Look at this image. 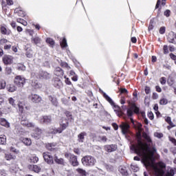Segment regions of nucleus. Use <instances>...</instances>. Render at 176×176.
Returning <instances> with one entry per match:
<instances>
[{
	"instance_id": "nucleus-16",
	"label": "nucleus",
	"mask_w": 176,
	"mask_h": 176,
	"mask_svg": "<svg viewBox=\"0 0 176 176\" xmlns=\"http://www.w3.org/2000/svg\"><path fill=\"white\" fill-rule=\"evenodd\" d=\"M69 162L74 167H76V166H79V162H78V157L75 155H70Z\"/></svg>"
},
{
	"instance_id": "nucleus-25",
	"label": "nucleus",
	"mask_w": 176,
	"mask_h": 176,
	"mask_svg": "<svg viewBox=\"0 0 176 176\" xmlns=\"http://www.w3.org/2000/svg\"><path fill=\"white\" fill-rule=\"evenodd\" d=\"M57 146V143H48L46 144V148L48 151H54Z\"/></svg>"
},
{
	"instance_id": "nucleus-34",
	"label": "nucleus",
	"mask_w": 176,
	"mask_h": 176,
	"mask_svg": "<svg viewBox=\"0 0 176 176\" xmlns=\"http://www.w3.org/2000/svg\"><path fill=\"white\" fill-rule=\"evenodd\" d=\"M155 27V19H153L151 20L149 25H148V31H152Z\"/></svg>"
},
{
	"instance_id": "nucleus-15",
	"label": "nucleus",
	"mask_w": 176,
	"mask_h": 176,
	"mask_svg": "<svg viewBox=\"0 0 176 176\" xmlns=\"http://www.w3.org/2000/svg\"><path fill=\"white\" fill-rule=\"evenodd\" d=\"M42 134V129L39 128H36L34 132L32 133V137L35 138V140H39L41 138V135Z\"/></svg>"
},
{
	"instance_id": "nucleus-42",
	"label": "nucleus",
	"mask_w": 176,
	"mask_h": 176,
	"mask_svg": "<svg viewBox=\"0 0 176 176\" xmlns=\"http://www.w3.org/2000/svg\"><path fill=\"white\" fill-rule=\"evenodd\" d=\"M46 42L50 45V46H54V40H53V38H48L46 39Z\"/></svg>"
},
{
	"instance_id": "nucleus-35",
	"label": "nucleus",
	"mask_w": 176,
	"mask_h": 176,
	"mask_svg": "<svg viewBox=\"0 0 176 176\" xmlns=\"http://www.w3.org/2000/svg\"><path fill=\"white\" fill-rule=\"evenodd\" d=\"M6 87V81L5 80H0V90H3Z\"/></svg>"
},
{
	"instance_id": "nucleus-58",
	"label": "nucleus",
	"mask_w": 176,
	"mask_h": 176,
	"mask_svg": "<svg viewBox=\"0 0 176 176\" xmlns=\"http://www.w3.org/2000/svg\"><path fill=\"white\" fill-rule=\"evenodd\" d=\"M10 150L11 151V152H14V153H19V151H17L16 149V148L13 147V146H11L10 148Z\"/></svg>"
},
{
	"instance_id": "nucleus-62",
	"label": "nucleus",
	"mask_w": 176,
	"mask_h": 176,
	"mask_svg": "<svg viewBox=\"0 0 176 176\" xmlns=\"http://www.w3.org/2000/svg\"><path fill=\"white\" fill-rule=\"evenodd\" d=\"M155 135L157 137V138H163V133H155Z\"/></svg>"
},
{
	"instance_id": "nucleus-51",
	"label": "nucleus",
	"mask_w": 176,
	"mask_h": 176,
	"mask_svg": "<svg viewBox=\"0 0 176 176\" xmlns=\"http://www.w3.org/2000/svg\"><path fill=\"white\" fill-rule=\"evenodd\" d=\"M160 81L161 85H166V82H167V79H166L165 77H162L160 79Z\"/></svg>"
},
{
	"instance_id": "nucleus-59",
	"label": "nucleus",
	"mask_w": 176,
	"mask_h": 176,
	"mask_svg": "<svg viewBox=\"0 0 176 176\" xmlns=\"http://www.w3.org/2000/svg\"><path fill=\"white\" fill-rule=\"evenodd\" d=\"M170 13H171V11H170L169 10H166L164 12V16H166V17H169Z\"/></svg>"
},
{
	"instance_id": "nucleus-3",
	"label": "nucleus",
	"mask_w": 176,
	"mask_h": 176,
	"mask_svg": "<svg viewBox=\"0 0 176 176\" xmlns=\"http://www.w3.org/2000/svg\"><path fill=\"white\" fill-rule=\"evenodd\" d=\"M103 96L105 98V100H107V101H108V102H109V104H111V105H112L113 109L116 112V115H118L120 118V116H122L123 111H122V108H120V107L115 104V102H113V100H112V99L108 95H107V94H105V92H103Z\"/></svg>"
},
{
	"instance_id": "nucleus-31",
	"label": "nucleus",
	"mask_w": 176,
	"mask_h": 176,
	"mask_svg": "<svg viewBox=\"0 0 176 176\" xmlns=\"http://www.w3.org/2000/svg\"><path fill=\"white\" fill-rule=\"evenodd\" d=\"M30 163H38V162L39 161V158L36 157V155H33L30 157Z\"/></svg>"
},
{
	"instance_id": "nucleus-36",
	"label": "nucleus",
	"mask_w": 176,
	"mask_h": 176,
	"mask_svg": "<svg viewBox=\"0 0 176 176\" xmlns=\"http://www.w3.org/2000/svg\"><path fill=\"white\" fill-rule=\"evenodd\" d=\"M26 56L28 57V58H32L33 56H34V52H32V50H29L26 52Z\"/></svg>"
},
{
	"instance_id": "nucleus-14",
	"label": "nucleus",
	"mask_w": 176,
	"mask_h": 176,
	"mask_svg": "<svg viewBox=\"0 0 176 176\" xmlns=\"http://www.w3.org/2000/svg\"><path fill=\"white\" fill-rule=\"evenodd\" d=\"M38 78H40V79H50L52 75L47 73V72L40 71L38 73Z\"/></svg>"
},
{
	"instance_id": "nucleus-41",
	"label": "nucleus",
	"mask_w": 176,
	"mask_h": 176,
	"mask_svg": "<svg viewBox=\"0 0 176 176\" xmlns=\"http://www.w3.org/2000/svg\"><path fill=\"white\" fill-rule=\"evenodd\" d=\"M16 21L17 23H20L21 24H23V25H25V26L28 25L27 21H24V19L19 18L16 19Z\"/></svg>"
},
{
	"instance_id": "nucleus-8",
	"label": "nucleus",
	"mask_w": 176,
	"mask_h": 176,
	"mask_svg": "<svg viewBox=\"0 0 176 176\" xmlns=\"http://www.w3.org/2000/svg\"><path fill=\"white\" fill-rule=\"evenodd\" d=\"M28 98L30 101H32V102H34L35 104H38L42 101V98L38 94H32L29 96Z\"/></svg>"
},
{
	"instance_id": "nucleus-55",
	"label": "nucleus",
	"mask_w": 176,
	"mask_h": 176,
	"mask_svg": "<svg viewBox=\"0 0 176 176\" xmlns=\"http://www.w3.org/2000/svg\"><path fill=\"white\" fill-rule=\"evenodd\" d=\"M148 117L149 118V119H151V120H153V118H155L153 116V113H152L151 111L148 113Z\"/></svg>"
},
{
	"instance_id": "nucleus-52",
	"label": "nucleus",
	"mask_w": 176,
	"mask_h": 176,
	"mask_svg": "<svg viewBox=\"0 0 176 176\" xmlns=\"http://www.w3.org/2000/svg\"><path fill=\"white\" fill-rule=\"evenodd\" d=\"M159 32H160V34L163 35V34H164V32H166V27H161L159 30Z\"/></svg>"
},
{
	"instance_id": "nucleus-56",
	"label": "nucleus",
	"mask_w": 176,
	"mask_h": 176,
	"mask_svg": "<svg viewBox=\"0 0 176 176\" xmlns=\"http://www.w3.org/2000/svg\"><path fill=\"white\" fill-rule=\"evenodd\" d=\"M120 91L121 94H127L128 93V91L126 89V88H121L120 89Z\"/></svg>"
},
{
	"instance_id": "nucleus-30",
	"label": "nucleus",
	"mask_w": 176,
	"mask_h": 176,
	"mask_svg": "<svg viewBox=\"0 0 176 176\" xmlns=\"http://www.w3.org/2000/svg\"><path fill=\"white\" fill-rule=\"evenodd\" d=\"M165 122H166V123H168V124H169L171 126H176L175 124H174V122L171 121V117L170 116L165 118Z\"/></svg>"
},
{
	"instance_id": "nucleus-38",
	"label": "nucleus",
	"mask_w": 176,
	"mask_h": 176,
	"mask_svg": "<svg viewBox=\"0 0 176 176\" xmlns=\"http://www.w3.org/2000/svg\"><path fill=\"white\" fill-rule=\"evenodd\" d=\"M169 43H175V38L173 37V33H170L168 37Z\"/></svg>"
},
{
	"instance_id": "nucleus-47",
	"label": "nucleus",
	"mask_w": 176,
	"mask_h": 176,
	"mask_svg": "<svg viewBox=\"0 0 176 176\" xmlns=\"http://www.w3.org/2000/svg\"><path fill=\"white\" fill-rule=\"evenodd\" d=\"M168 102V101L166 98H162L160 101V104L161 105H166Z\"/></svg>"
},
{
	"instance_id": "nucleus-48",
	"label": "nucleus",
	"mask_w": 176,
	"mask_h": 176,
	"mask_svg": "<svg viewBox=\"0 0 176 176\" xmlns=\"http://www.w3.org/2000/svg\"><path fill=\"white\" fill-rule=\"evenodd\" d=\"M8 102L10 104V105H12V107H16V104L14 103V99L13 98H8Z\"/></svg>"
},
{
	"instance_id": "nucleus-9",
	"label": "nucleus",
	"mask_w": 176,
	"mask_h": 176,
	"mask_svg": "<svg viewBox=\"0 0 176 176\" xmlns=\"http://www.w3.org/2000/svg\"><path fill=\"white\" fill-rule=\"evenodd\" d=\"M21 123L23 126H26V127H31V128L35 127V124L28 122V120H27V118L22 117Z\"/></svg>"
},
{
	"instance_id": "nucleus-18",
	"label": "nucleus",
	"mask_w": 176,
	"mask_h": 176,
	"mask_svg": "<svg viewBox=\"0 0 176 176\" xmlns=\"http://www.w3.org/2000/svg\"><path fill=\"white\" fill-rule=\"evenodd\" d=\"M41 123H45V124H49L52 122V118L49 116H43L40 118Z\"/></svg>"
},
{
	"instance_id": "nucleus-5",
	"label": "nucleus",
	"mask_w": 176,
	"mask_h": 176,
	"mask_svg": "<svg viewBox=\"0 0 176 176\" xmlns=\"http://www.w3.org/2000/svg\"><path fill=\"white\" fill-rule=\"evenodd\" d=\"M126 113L129 118H131V116H133L134 113L138 115V113H140V107H137L135 104L132 103L130 107L127 109Z\"/></svg>"
},
{
	"instance_id": "nucleus-54",
	"label": "nucleus",
	"mask_w": 176,
	"mask_h": 176,
	"mask_svg": "<svg viewBox=\"0 0 176 176\" xmlns=\"http://www.w3.org/2000/svg\"><path fill=\"white\" fill-rule=\"evenodd\" d=\"M64 78L66 79L65 81L66 85H72V82H71V80H69V78H67L66 76H65Z\"/></svg>"
},
{
	"instance_id": "nucleus-26",
	"label": "nucleus",
	"mask_w": 176,
	"mask_h": 176,
	"mask_svg": "<svg viewBox=\"0 0 176 176\" xmlns=\"http://www.w3.org/2000/svg\"><path fill=\"white\" fill-rule=\"evenodd\" d=\"M22 142H23V144L25 145H26V146H30V145H31L32 144V142L31 141V139L28 138H25L22 140Z\"/></svg>"
},
{
	"instance_id": "nucleus-29",
	"label": "nucleus",
	"mask_w": 176,
	"mask_h": 176,
	"mask_svg": "<svg viewBox=\"0 0 176 176\" xmlns=\"http://www.w3.org/2000/svg\"><path fill=\"white\" fill-rule=\"evenodd\" d=\"M120 173H121L122 175H125V176L129 175V173H127V168L125 166L120 167Z\"/></svg>"
},
{
	"instance_id": "nucleus-21",
	"label": "nucleus",
	"mask_w": 176,
	"mask_h": 176,
	"mask_svg": "<svg viewBox=\"0 0 176 176\" xmlns=\"http://www.w3.org/2000/svg\"><path fill=\"white\" fill-rule=\"evenodd\" d=\"M54 160L55 162L57 163V164H61L62 166H65L66 163L65 161H64V159L63 158H58V156H54Z\"/></svg>"
},
{
	"instance_id": "nucleus-19",
	"label": "nucleus",
	"mask_w": 176,
	"mask_h": 176,
	"mask_svg": "<svg viewBox=\"0 0 176 176\" xmlns=\"http://www.w3.org/2000/svg\"><path fill=\"white\" fill-rule=\"evenodd\" d=\"M0 124L6 127V129H9L10 127V123L6 120L5 118H0Z\"/></svg>"
},
{
	"instance_id": "nucleus-61",
	"label": "nucleus",
	"mask_w": 176,
	"mask_h": 176,
	"mask_svg": "<svg viewBox=\"0 0 176 176\" xmlns=\"http://www.w3.org/2000/svg\"><path fill=\"white\" fill-rule=\"evenodd\" d=\"M0 175L1 176H6V170H0Z\"/></svg>"
},
{
	"instance_id": "nucleus-2",
	"label": "nucleus",
	"mask_w": 176,
	"mask_h": 176,
	"mask_svg": "<svg viewBox=\"0 0 176 176\" xmlns=\"http://www.w3.org/2000/svg\"><path fill=\"white\" fill-rule=\"evenodd\" d=\"M164 168H166V164L162 162H160L157 164H155V175L163 176L164 175ZM175 170L170 169L165 176H174Z\"/></svg>"
},
{
	"instance_id": "nucleus-60",
	"label": "nucleus",
	"mask_w": 176,
	"mask_h": 176,
	"mask_svg": "<svg viewBox=\"0 0 176 176\" xmlns=\"http://www.w3.org/2000/svg\"><path fill=\"white\" fill-rule=\"evenodd\" d=\"M138 131H142V124L141 123L138 124Z\"/></svg>"
},
{
	"instance_id": "nucleus-22",
	"label": "nucleus",
	"mask_w": 176,
	"mask_h": 176,
	"mask_svg": "<svg viewBox=\"0 0 176 176\" xmlns=\"http://www.w3.org/2000/svg\"><path fill=\"white\" fill-rule=\"evenodd\" d=\"M0 31L3 35H10L12 32L10 30L7 29L5 26H1L0 28Z\"/></svg>"
},
{
	"instance_id": "nucleus-28",
	"label": "nucleus",
	"mask_w": 176,
	"mask_h": 176,
	"mask_svg": "<svg viewBox=\"0 0 176 176\" xmlns=\"http://www.w3.org/2000/svg\"><path fill=\"white\" fill-rule=\"evenodd\" d=\"M85 135H86V132H82L78 135V142H83L85 140Z\"/></svg>"
},
{
	"instance_id": "nucleus-46",
	"label": "nucleus",
	"mask_w": 176,
	"mask_h": 176,
	"mask_svg": "<svg viewBox=\"0 0 176 176\" xmlns=\"http://www.w3.org/2000/svg\"><path fill=\"white\" fill-rule=\"evenodd\" d=\"M11 74H12V67H6V74L11 75Z\"/></svg>"
},
{
	"instance_id": "nucleus-39",
	"label": "nucleus",
	"mask_w": 176,
	"mask_h": 176,
	"mask_svg": "<svg viewBox=\"0 0 176 176\" xmlns=\"http://www.w3.org/2000/svg\"><path fill=\"white\" fill-rule=\"evenodd\" d=\"M19 71H25V66L24 65L19 63L16 67Z\"/></svg>"
},
{
	"instance_id": "nucleus-1",
	"label": "nucleus",
	"mask_w": 176,
	"mask_h": 176,
	"mask_svg": "<svg viewBox=\"0 0 176 176\" xmlns=\"http://www.w3.org/2000/svg\"><path fill=\"white\" fill-rule=\"evenodd\" d=\"M143 138H145L146 143L138 140V145L132 144L130 146L131 151L142 158L143 163L149 171L150 174H155V147L152 148V140L146 133H142Z\"/></svg>"
},
{
	"instance_id": "nucleus-37",
	"label": "nucleus",
	"mask_w": 176,
	"mask_h": 176,
	"mask_svg": "<svg viewBox=\"0 0 176 176\" xmlns=\"http://www.w3.org/2000/svg\"><path fill=\"white\" fill-rule=\"evenodd\" d=\"M5 159L6 160H14V159H16V156H13L11 154H6Z\"/></svg>"
},
{
	"instance_id": "nucleus-6",
	"label": "nucleus",
	"mask_w": 176,
	"mask_h": 176,
	"mask_svg": "<svg viewBox=\"0 0 176 176\" xmlns=\"http://www.w3.org/2000/svg\"><path fill=\"white\" fill-rule=\"evenodd\" d=\"M67 127H68V122H66L65 124H60V126L59 128L51 129L50 131H48V133L50 134H57V133H58V134H60V133H63V131H64V130H65Z\"/></svg>"
},
{
	"instance_id": "nucleus-64",
	"label": "nucleus",
	"mask_w": 176,
	"mask_h": 176,
	"mask_svg": "<svg viewBox=\"0 0 176 176\" xmlns=\"http://www.w3.org/2000/svg\"><path fill=\"white\" fill-rule=\"evenodd\" d=\"M170 142L174 144L176 146V140L173 138H170Z\"/></svg>"
},
{
	"instance_id": "nucleus-63",
	"label": "nucleus",
	"mask_w": 176,
	"mask_h": 176,
	"mask_svg": "<svg viewBox=\"0 0 176 176\" xmlns=\"http://www.w3.org/2000/svg\"><path fill=\"white\" fill-rule=\"evenodd\" d=\"M6 3L9 6H11L12 5H13V0H6Z\"/></svg>"
},
{
	"instance_id": "nucleus-10",
	"label": "nucleus",
	"mask_w": 176,
	"mask_h": 176,
	"mask_svg": "<svg viewBox=\"0 0 176 176\" xmlns=\"http://www.w3.org/2000/svg\"><path fill=\"white\" fill-rule=\"evenodd\" d=\"M120 129H121L122 134L126 135V134H127V133H129V129H130V125L127 123L122 122L120 125Z\"/></svg>"
},
{
	"instance_id": "nucleus-45",
	"label": "nucleus",
	"mask_w": 176,
	"mask_h": 176,
	"mask_svg": "<svg viewBox=\"0 0 176 176\" xmlns=\"http://www.w3.org/2000/svg\"><path fill=\"white\" fill-rule=\"evenodd\" d=\"M131 168L134 171V173H137L140 170V168L137 165H131Z\"/></svg>"
},
{
	"instance_id": "nucleus-27",
	"label": "nucleus",
	"mask_w": 176,
	"mask_h": 176,
	"mask_svg": "<svg viewBox=\"0 0 176 176\" xmlns=\"http://www.w3.org/2000/svg\"><path fill=\"white\" fill-rule=\"evenodd\" d=\"M55 75L57 76H63L64 75V71L60 67H56L55 70Z\"/></svg>"
},
{
	"instance_id": "nucleus-11",
	"label": "nucleus",
	"mask_w": 176,
	"mask_h": 176,
	"mask_svg": "<svg viewBox=\"0 0 176 176\" xmlns=\"http://www.w3.org/2000/svg\"><path fill=\"white\" fill-rule=\"evenodd\" d=\"M43 156L44 157V160L48 163V164H53V157L50 155L49 153H43Z\"/></svg>"
},
{
	"instance_id": "nucleus-57",
	"label": "nucleus",
	"mask_w": 176,
	"mask_h": 176,
	"mask_svg": "<svg viewBox=\"0 0 176 176\" xmlns=\"http://www.w3.org/2000/svg\"><path fill=\"white\" fill-rule=\"evenodd\" d=\"M146 94H149L151 93V88L149 87H146L144 89Z\"/></svg>"
},
{
	"instance_id": "nucleus-53",
	"label": "nucleus",
	"mask_w": 176,
	"mask_h": 176,
	"mask_svg": "<svg viewBox=\"0 0 176 176\" xmlns=\"http://www.w3.org/2000/svg\"><path fill=\"white\" fill-rule=\"evenodd\" d=\"M163 50H164V54H168V46L164 45Z\"/></svg>"
},
{
	"instance_id": "nucleus-7",
	"label": "nucleus",
	"mask_w": 176,
	"mask_h": 176,
	"mask_svg": "<svg viewBox=\"0 0 176 176\" xmlns=\"http://www.w3.org/2000/svg\"><path fill=\"white\" fill-rule=\"evenodd\" d=\"M14 83L17 87H24V85H25V79L21 76H16L14 79Z\"/></svg>"
},
{
	"instance_id": "nucleus-40",
	"label": "nucleus",
	"mask_w": 176,
	"mask_h": 176,
	"mask_svg": "<svg viewBox=\"0 0 176 176\" xmlns=\"http://www.w3.org/2000/svg\"><path fill=\"white\" fill-rule=\"evenodd\" d=\"M60 46L61 47H67L68 46V44L67 43V39L65 38H63L62 42H60Z\"/></svg>"
},
{
	"instance_id": "nucleus-49",
	"label": "nucleus",
	"mask_w": 176,
	"mask_h": 176,
	"mask_svg": "<svg viewBox=\"0 0 176 176\" xmlns=\"http://www.w3.org/2000/svg\"><path fill=\"white\" fill-rule=\"evenodd\" d=\"M61 67H63V68H67V69H71V67L68 66V64L65 62H63L60 64Z\"/></svg>"
},
{
	"instance_id": "nucleus-20",
	"label": "nucleus",
	"mask_w": 176,
	"mask_h": 176,
	"mask_svg": "<svg viewBox=\"0 0 176 176\" xmlns=\"http://www.w3.org/2000/svg\"><path fill=\"white\" fill-rule=\"evenodd\" d=\"M48 99L52 102V105L54 107L58 106V102L57 101V98H56V96H48Z\"/></svg>"
},
{
	"instance_id": "nucleus-50",
	"label": "nucleus",
	"mask_w": 176,
	"mask_h": 176,
	"mask_svg": "<svg viewBox=\"0 0 176 176\" xmlns=\"http://www.w3.org/2000/svg\"><path fill=\"white\" fill-rule=\"evenodd\" d=\"M18 107H19V111L20 112H23L24 111V106H23V103H19Z\"/></svg>"
},
{
	"instance_id": "nucleus-4",
	"label": "nucleus",
	"mask_w": 176,
	"mask_h": 176,
	"mask_svg": "<svg viewBox=\"0 0 176 176\" xmlns=\"http://www.w3.org/2000/svg\"><path fill=\"white\" fill-rule=\"evenodd\" d=\"M82 164L83 166H85V167H91L97 163V160H96V158L91 155H86L83 157L81 160Z\"/></svg>"
},
{
	"instance_id": "nucleus-12",
	"label": "nucleus",
	"mask_w": 176,
	"mask_h": 176,
	"mask_svg": "<svg viewBox=\"0 0 176 176\" xmlns=\"http://www.w3.org/2000/svg\"><path fill=\"white\" fill-rule=\"evenodd\" d=\"M118 149V146L116 144H107L104 146V151L111 153V152H115Z\"/></svg>"
},
{
	"instance_id": "nucleus-13",
	"label": "nucleus",
	"mask_w": 176,
	"mask_h": 176,
	"mask_svg": "<svg viewBox=\"0 0 176 176\" xmlns=\"http://www.w3.org/2000/svg\"><path fill=\"white\" fill-rule=\"evenodd\" d=\"M3 61L5 65H9L13 63V56L10 55H4L3 57Z\"/></svg>"
},
{
	"instance_id": "nucleus-17",
	"label": "nucleus",
	"mask_w": 176,
	"mask_h": 176,
	"mask_svg": "<svg viewBox=\"0 0 176 176\" xmlns=\"http://www.w3.org/2000/svg\"><path fill=\"white\" fill-rule=\"evenodd\" d=\"M28 168L34 173H41V170H42V168L38 165H29Z\"/></svg>"
},
{
	"instance_id": "nucleus-24",
	"label": "nucleus",
	"mask_w": 176,
	"mask_h": 176,
	"mask_svg": "<svg viewBox=\"0 0 176 176\" xmlns=\"http://www.w3.org/2000/svg\"><path fill=\"white\" fill-rule=\"evenodd\" d=\"M54 86L56 89H61L63 87V82L60 79L56 78L54 82Z\"/></svg>"
},
{
	"instance_id": "nucleus-44",
	"label": "nucleus",
	"mask_w": 176,
	"mask_h": 176,
	"mask_svg": "<svg viewBox=\"0 0 176 176\" xmlns=\"http://www.w3.org/2000/svg\"><path fill=\"white\" fill-rule=\"evenodd\" d=\"M32 41L34 43H35V45H38V43H41V38H39L38 37L32 38Z\"/></svg>"
},
{
	"instance_id": "nucleus-43",
	"label": "nucleus",
	"mask_w": 176,
	"mask_h": 176,
	"mask_svg": "<svg viewBox=\"0 0 176 176\" xmlns=\"http://www.w3.org/2000/svg\"><path fill=\"white\" fill-rule=\"evenodd\" d=\"M76 171L79 173L82 176H86V170L82 169V168H77Z\"/></svg>"
},
{
	"instance_id": "nucleus-23",
	"label": "nucleus",
	"mask_w": 176,
	"mask_h": 176,
	"mask_svg": "<svg viewBox=\"0 0 176 176\" xmlns=\"http://www.w3.org/2000/svg\"><path fill=\"white\" fill-rule=\"evenodd\" d=\"M7 90H8V91H10V93H13V92L16 91V90H17V87H16L13 84H8L7 85Z\"/></svg>"
},
{
	"instance_id": "nucleus-32",
	"label": "nucleus",
	"mask_w": 176,
	"mask_h": 176,
	"mask_svg": "<svg viewBox=\"0 0 176 176\" xmlns=\"http://www.w3.org/2000/svg\"><path fill=\"white\" fill-rule=\"evenodd\" d=\"M6 144V136L3 135H0V145H5Z\"/></svg>"
},
{
	"instance_id": "nucleus-33",
	"label": "nucleus",
	"mask_w": 176,
	"mask_h": 176,
	"mask_svg": "<svg viewBox=\"0 0 176 176\" xmlns=\"http://www.w3.org/2000/svg\"><path fill=\"white\" fill-rule=\"evenodd\" d=\"M98 140L100 142H107V141H108V138H107L105 135H99Z\"/></svg>"
}]
</instances>
